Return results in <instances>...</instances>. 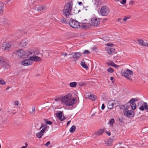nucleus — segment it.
I'll list each match as a JSON object with an SVG mask.
<instances>
[{"label":"nucleus","mask_w":148,"mask_h":148,"mask_svg":"<svg viewBox=\"0 0 148 148\" xmlns=\"http://www.w3.org/2000/svg\"><path fill=\"white\" fill-rule=\"evenodd\" d=\"M73 5V2L70 1L68 2L64 7L63 10V14L66 17V18L64 17L61 19V21L64 23H66L69 20V16L71 15L72 6Z\"/></svg>","instance_id":"1"},{"label":"nucleus","mask_w":148,"mask_h":148,"mask_svg":"<svg viewBox=\"0 0 148 148\" xmlns=\"http://www.w3.org/2000/svg\"><path fill=\"white\" fill-rule=\"evenodd\" d=\"M38 51L31 50L25 51L23 49H21L17 51V54L21 58H25L29 57V56L38 55Z\"/></svg>","instance_id":"2"},{"label":"nucleus","mask_w":148,"mask_h":148,"mask_svg":"<svg viewBox=\"0 0 148 148\" xmlns=\"http://www.w3.org/2000/svg\"><path fill=\"white\" fill-rule=\"evenodd\" d=\"M71 97L72 95L69 94L62 98V100L63 102L65 101V104L66 106H70L75 103V99L74 98H72Z\"/></svg>","instance_id":"3"},{"label":"nucleus","mask_w":148,"mask_h":148,"mask_svg":"<svg viewBox=\"0 0 148 148\" xmlns=\"http://www.w3.org/2000/svg\"><path fill=\"white\" fill-rule=\"evenodd\" d=\"M0 65L4 69H8L10 64L8 61L3 57H0Z\"/></svg>","instance_id":"4"},{"label":"nucleus","mask_w":148,"mask_h":148,"mask_svg":"<svg viewBox=\"0 0 148 148\" xmlns=\"http://www.w3.org/2000/svg\"><path fill=\"white\" fill-rule=\"evenodd\" d=\"M69 22L70 26L74 28H78L80 27V25L77 21L71 18Z\"/></svg>","instance_id":"5"},{"label":"nucleus","mask_w":148,"mask_h":148,"mask_svg":"<svg viewBox=\"0 0 148 148\" xmlns=\"http://www.w3.org/2000/svg\"><path fill=\"white\" fill-rule=\"evenodd\" d=\"M110 11V10L108 7L106 6H103L101 8L100 12L102 15L106 16L109 14Z\"/></svg>","instance_id":"6"},{"label":"nucleus","mask_w":148,"mask_h":148,"mask_svg":"<svg viewBox=\"0 0 148 148\" xmlns=\"http://www.w3.org/2000/svg\"><path fill=\"white\" fill-rule=\"evenodd\" d=\"M133 113V111L131 110H128L127 108H125L123 110L124 115L129 118H131L134 117L133 114H132Z\"/></svg>","instance_id":"7"},{"label":"nucleus","mask_w":148,"mask_h":148,"mask_svg":"<svg viewBox=\"0 0 148 148\" xmlns=\"http://www.w3.org/2000/svg\"><path fill=\"white\" fill-rule=\"evenodd\" d=\"M89 23L92 26H97L100 23L99 19L95 18H92L90 21V22H89Z\"/></svg>","instance_id":"8"},{"label":"nucleus","mask_w":148,"mask_h":148,"mask_svg":"<svg viewBox=\"0 0 148 148\" xmlns=\"http://www.w3.org/2000/svg\"><path fill=\"white\" fill-rule=\"evenodd\" d=\"M119 101H114V100H109L107 106L108 108L111 109L113 108L114 105H116L117 103H118Z\"/></svg>","instance_id":"9"},{"label":"nucleus","mask_w":148,"mask_h":148,"mask_svg":"<svg viewBox=\"0 0 148 148\" xmlns=\"http://www.w3.org/2000/svg\"><path fill=\"white\" fill-rule=\"evenodd\" d=\"M33 63V62L30 60V58L29 59L24 60L21 62L22 65L24 66H28L30 65H32Z\"/></svg>","instance_id":"10"},{"label":"nucleus","mask_w":148,"mask_h":148,"mask_svg":"<svg viewBox=\"0 0 148 148\" xmlns=\"http://www.w3.org/2000/svg\"><path fill=\"white\" fill-rule=\"evenodd\" d=\"M71 55H72V56L70 57V58H73L74 60H75L78 59L81 56V53L79 52L73 53Z\"/></svg>","instance_id":"11"},{"label":"nucleus","mask_w":148,"mask_h":148,"mask_svg":"<svg viewBox=\"0 0 148 148\" xmlns=\"http://www.w3.org/2000/svg\"><path fill=\"white\" fill-rule=\"evenodd\" d=\"M11 46L10 43L5 42L2 44L1 47L2 49L7 50Z\"/></svg>","instance_id":"12"},{"label":"nucleus","mask_w":148,"mask_h":148,"mask_svg":"<svg viewBox=\"0 0 148 148\" xmlns=\"http://www.w3.org/2000/svg\"><path fill=\"white\" fill-rule=\"evenodd\" d=\"M106 51L109 54L112 55L115 52V49L112 47H106Z\"/></svg>","instance_id":"13"},{"label":"nucleus","mask_w":148,"mask_h":148,"mask_svg":"<svg viewBox=\"0 0 148 148\" xmlns=\"http://www.w3.org/2000/svg\"><path fill=\"white\" fill-rule=\"evenodd\" d=\"M36 55L33 56H29V57H30V59L31 61H34L36 62H38L41 60L40 57L35 56Z\"/></svg>","instance_id":"14"},{"label":"nucleus","mask_w":148,"mask_h":148,"mask_svg":"<svg viewBox=\"0 0 148 148\" xmlns=\"http://www.w3.org/2000/svg\"><path fill=\"white\" fill-rule=\"evenodd\" d=\"M137 41L138 42L139 45L143 47L147 46V43L145 42L144 41L141 39H138Z\"/></svg>","instance_id":"15"},{"label":"nucleus","mask_w":148,"mask_h":148,"mask_svg":"<svg viewBox=\"0 0 148 148\" xmlns=\"http://www.w3.org/2000/svg\"><path fill=\"white\" fill-rule=\"evenodd\" d=\"M81 28L83 29H86L88 28L89 27V23L88 22L82 23L81 25H80Z\"/></svg>","instance_id":"16"},{"label":"nucleus","mask_w":148,"mask_h":148,"mask_svg":"<svg viewBox=\"0 0 148 148\" xmlns=\"http://www.w3.org/2000/svg\"><path fill=\"white\" fill-rule=\"evenodd\" d=\"M62 112L61 111H59L58 113H56V116L58 117L59 120H60L61 121H62L64 120L63 119H62Z\"/></svg>","instance_id":"17"},{"label":"nucleus","mask_w":148,"mask_h":148,"mask_svg":"<svg viewBox=\"0 0 148 148\" xmlns=\"http://www.w3.org/2000/svg\"><path fill=\"white\" fill-rule=\"evenodd\" d=\"M43 134H44L40 131V132L36 133V136L38 138H41Z\"/></svg>","instance_id":"18"},{"label":"nucleus","mask_w":148,"mask_h":148,"mask_svg":"<svg viewBox=\"0 0 148 148\" xmlns=\"http://www.w3.org/2000/svg\"><path fill=\"white\" fill-rule=\"evenodd\" d=\"M113 142V140L109 139L105 141L104 144L107 146H108L110 145Z\"/></svg>","instance_id":"19"},{"label":"nucleus","mask_w":148,"mask_h":148,"mask_svg":"<svg viewBox=\"0 0 148 148\" xmlns=\"http://www.w3.org/2000/svg\"><path fill=\"white\" fill-rule=\"evenodd\" d=\"M83 61H82L81 62V64L82 66L85 69H86L88 70V66L85 64V62H84Z\"/></svg>","instance_id":"20"},{"label":"nucleus","mask_w":148,"mask_h":148,"mask_svg":"<svg viewBox=\"0 0 148 148\" xmlns=\"http://www.w3.org/2000/svg\"><path fill=\"white\" fill-rule=\"evenodd\" d=\"M28 44L27 41H22L20 43V45L21 47H24Z\"/></svg>","instance_id":"21"},{"label":"nucleus","mask_w":148,"mask_h":148,"mask_svg":"<svg viewBox=\"0 0 148 148\" xmlns=\"http://www.w3.org/2000/svg\"><path fill=\"white\" fill-rule=\"evenodd\" d=\"M3 4L2 3H0V14L2 13L3 11Z\"/></svg>","instance_id":"22"},{"label":"nucleus","mask_w":148,"mask_h":148,"mask_svg":"<svg viewBox=\"0 0 148 148\" xmlns=\"http://www.w3.org/2000/svg\"><path fill=\"white\" fill-rule=\"evenodd\" d=\"M131 103V106L132 109L133 110H134L136 108V104L134 102H130Z\"/></svg>","instance_id":"23"},{"label":"nucleus","mask_w":148,"mask_h":148,"mask_svg":"<svg viewBox=\"0 0 148 148\" xmlns=\"http://www.w3.org/2000/svg\"><path fill=\"white\" fill-rule=\"evenodd\" d=\"M76 129V126L75 125H73L69 130V131L71 133L74 132Z\"/></svg>","instance_id":"24"},{"label":"nucleus","mask_w":148,"mask_h":148,"mask_svg":"<svg viewBox=\"0 0 148 148\" xmlns=\"http://www.w3.org/2000/svg\"><path fill=\"white\" fill-rule=\"evenodd\" d=\"M103 132L104 131L103 130H100L99 131L95 132V134L97 135H99L102 134Z\"/></svg>","instance_id":"25"},{"label":"nucleus","mask_w":148,"mask_h":148,"mask_svg":"<svg viewBox=\"0 0 148 148\" xmlns=\"http://www.w3.org/2000/svg\"><path fill=\"white\" fill-rule=\"evenodd\" d=\"M88 97L90 99L93 101L95 100L96 98V97L95 95L91 94L90 95L88 96Z\"/></svg>","instance_id":"26"},{"label":"nucleus","mask_w":148,"mask_h":148,"mask_svg":"<svg viewBox=\"0 0 148 148\" xmlns=\"http://www.w3.org/2000/svg\"><path fill=\"white\" fill-rule=\"evenodd\" d=\"M123 75L129 79H131V77L129 76V75H128L126 72L123 73Z\"/></svg>","instance_id":"27"},{"label":"nucleus","mask_w":148,"mask_h":148,"mask_svg":"<svg viewBox=\"0 0 148 148\" xmlns=\"http://www.w3.org/2000/svg\"><path fill=\"white\" fill-rule=\"evenodd\" d=\"M77 85V83L76 82H71L69 84L70 86L71 87H74Z\"/></svg>","instance_id":"28"},{"label":"nucleus","mask_w":148,"mask_h":148,"mask_svg":"<svg viewBox=\"0 0 148 148\" xmlns=\"http://www.w3.org/2000/svg\"><path fill=\"white\" fill-rule=\"evenodd\" d=\"M45 7L44 6H40L38 7L37 10L38 11H42L44 10Z\"/></svg>","instance_id":"29"},{"label":"nucleus","mask_w":148,"mask_h":148,"mask_svg":"<svg viewBox=\"0 0 148 148\" xmlns=\"http://www.w3.org/2000/svg\"><path fill=\"white\" fill-rule=\"evenodd\" d=\"M108 64L115 67L116 68H117L118 67L117 65L114 63V62H111L109 63H108Z\"/></svg>","instance_id":"30"},{"label":"nucleus","mask_w":148,"mask_h":148,"mask_svg":"<svg viewBox=\"0 0 148 148\" xmlns=\"http://www.w3.org/2000/svg\"><path fill=\"white\" fill-rule=\"evenodd\" d=\"M126 72L127 73L128 75H132L133 74L132 71L130 69H127L126 71Z\"/></svg>","instance_id":"31"},{"label":"nucleus","mask_w":148,"mask_h":148,"mask_svg":"<svg viewBox=\"0 0 148 148\" xmlns=\"http://www.w3.org/2000/svg\"><path fill=\"white\" fill-rule=\"evenodd\" d=\"M45 121V123L47 124L51 125L52 124V122L51 121H48L47 119H44Z\"/></svg>","instance_id":"32"},{"label":"nucleus","mask_w":148,"mask_h":148,"mask_svg":"<svg viewBox=\"0 0 148 148\" xmlns=\"http://www.w3.org/2000/svg\"><path fill=\"white\" fill-rule=\"evenodd\" d=\"M6 84L5 82L1 78H0V84L5 85Z\"/></svg>","instance_id":"33"},{"label":"nucleus","mask_w":148,"mask_h":148,"mask_svg":"<svg viewBox=\"0 0 148 148\" xmlns=\"http://www.w3.org/2000/svg\"><path fill=\"white\" fill-rule=\"evenodd\" d=\"M144 106L145 109L146 110H148V105L147 103L146 102H145L144 103Z\"/></svg>","instance_id":"34"},{"label":"nucleus","mask_w":148,"mask_h":148,"mask_svg":"<svg viewBox=\"0 0 148 148\" xmlns=\"http://www.w3.org/2000/svg\"><path fill=\"white\" fill-rule=\"evenodd\" d=\"M138 100L137 99L132 98L130 101L128 103H129L130 102H134L138 101Z\"/></svg>","instance_id":"35"},{"label":"nucleus","mask_w":148,"mask_h":148,"mask_svg":"<svg viewBox=\"0 0 148 148\" xmlns=\"http://www.w3.org/2000/svg\"><path fill=\"white\" fill-rule=\"evenodd\" d=\"M47 128V127L45 126L44 127H43V128L42 130H41V131H42V133L44 134L45 132L46 131Z\"/></svg>","instance_id":"36"},{"label":"nucleus","mask_w":148,"mask_h":148,"mask_svg":"<svg viewBox=\"0 0 148 148\" xmlns=\"http://www.w3.org/2000/svg\"><path fill=\"white\" fill-rule=\"evenodd\" d=\"M107 71L109 73H112L114 71V70L111 68H109L107 69Z\"/></svg>","instance_id":"37"},{"label":"nucleus","mask_w":148,"mask_h":148,"mask_svg":"<svg viewBox=\"0 0 148 148\" xmlns=\"http://www.w3.org/2000/svg\"><path fill=\"white\" fill-rule=\"evenodd\" d=\"M114 122V120L113 119H112L109 122V124L110 125H112Z\"/></svg>","instance_id":"38"},{"label":"nucleus","mask_w":148,"mask_h":148,"mask_svg":"<svg viewBox=\"0 0 148 148\" xmlns=\"http://www.w3.org/2000/svg\"><path fill=\"white\" fill-rule=\"evenodd\" d=\"M35 111V108L34 107H33L32 108V111L30 112V113L32 114H34Z\"/></svg>","instance_id":"39"},{"label":"nucleus","mask_w":148,"mask_h":148,"mask_svg":"<svg viewBox=\"0 0 148 148\" xmlns=\"http://www.w3.org/2000/svg\"><path fill=\"white\" fill-rule=\"evenodd\" d=\"M139 109L141 111H143L145 109L144 104H143L140 106Z\"/></svg>","instance_id":"40"},{"label":"nucleus","mask_w":148,"mask_h":148,"mask_svg":"<svg viewBox=\"0 0 148 148\" xmlns=\"http://www.w3.org/2000/svg\"><path fill=\"white\" fill-rule=\"evenodd\" d=\"M118 120L121 123H123V119L121 118H118Z\"/></svg>","instance_id":"41"},{"label":"nucleus","mask_w":148,"mask_h":148,"mask_svg":"<svg viewBox=\"0 0 148 148\" xmlns=\"http://www.w3.org/2000/svg\"><path fill=\"white\" fill-rule=\"evenodd\" d=\"M106 45L107 47H112L113 45L112 43H107L106 44Z\"/></svg>","instance_id":"42"},{"label":"nucleus","mask_w":148,"mask_h":148,"mask_svg":"<svg viewBox=\"0 0 148 148\" xmlns=\"http://www.w3.org/2000/svg\"><path fill=\"white\" fill-rule=\"evenodd\" d=\"M130 17H125L123 19V20L124 21H127V20L128 19L130 18Z\"/></svg>","instance_id":"43"},{"label":"nucleus","mask_w":148,"mask_h":148,"mask_svg":"<svg viewBox=\"0 0 148 148\" xmlns=\"http://www.w3.org/2000/svg\"><path fill=\"white\" fill-rule=\"evenodd\" d=\"M90 53L89 51L88 50H85L83 53L84 54H89Z\"/></svg>","instance_id":"44"},{"label":"nucleus","mask_w":148,"mask_h":148,"mask_svg":"<svg viewBox=\"0 0 148 148\" xmlns=\"http://www.w3.org/2000/svg\"><path fill=\"white\" fill-rule=\"evenodd\" d=\"M126 0H122L121 1V3L122 4H124L126 3Z\"/></svg>","instance_id":"45"},{"label":"nucleus","mask_w":148,"mask_h":148,"mask_svg":"<svg viewBox=\"0 0 148 148\" xmlns=\"http://www.w3.org/2000/svg\"><path fill=\"white\" fill-rule=\"evenodd\" d=\"M50 142L49 141H48L45 144V145L47 147H48L49 145H50Z\"/></svg>","instance_id":"46"},{"label":"nucleus","mask_w":148,"mask_h":148,"mask_svg":"<svg viewBox=\"0 0 148 148\" xmlns=\"http://www.w3.org/2000/svg\"><path fill=\"white\" fill-rule=\"evenodd\" d=\"M15 105L18 106V101H16L14 102Z\"/></svg>","instance_id":"47"},{"label":"nucleus","mask_w":148,"mask_h":148,"mask_svg":"<svg viewBox=\"0 0 148 148\" xmlns=\"http://www.w3.org/2000/svg\"><path fill=\"white\" fill-rule=\"evenodd\" d=\"M62 55H64L65 56H66L67 55V54L66 53H62L61 54Z\"/></svg>","instance_id":"48"},{"label":"nucleus","mask_w":148,"mask_h":148,"mask_svg":"<svg viewBox=\"0 0 148 148\" xmlns=\"http://www.w3.org/2000/svg\"><path fill=\"white\" fill-rule=\"evenodd\" d=\"M45 126V124L44 123H42L40 129H41L43 127H44Z\"/></svg>","instance_id":"49"},{"label":"nucleus","mask_w":148,"mask_h":148,"mask_svg":"<svg viewBox=\"0 0 148 148\" xmlns=\"http://www.w3.org/2000/svg\"><path fill=\"white\" fill-rule=\"evenodd\" d=\"M105 108V106L104 104H102V106H101V109L102 110H103L104 108Z\"/></svg>","instance_id":"50"},{"label":"nucleus","mask_w":148,"mask_h":148,"mask_svg":"<svg viewBox=\"0 0 148 148\" xmlns=\"http://www.w3.org/2000/svg\"><path fill=\"white\" fill-rule=\"evenodd\" d=\"M106 133L107 134V135L109 136L111 135V133L107 131Z\"/></svg>","instance_id":"51"},{"label":"nucleus","mask_w":148,"mask_h":148,"mask_svg":"<svg viewBox=\"0 0 148 148\" xmlns=\"http://www.w3.org/2000/svg\"><path fill=\"white\" fill-rule=\"evenodd\" d=\"M134 2L133 1H130L129 2L130 4L132 5V4L134 3Z\"/></svg>","instance_id":"52"},{"label":"nucleus","mask_w":148,"mask_h":148,"mask_svg":"<svg viewBox=\"0 0 148 148\" xmlns=\"http://www.w3.org/2000/svg\"><path fill=\"white\" fill-rule=\"evenodd\" d=\"M78 4L79 5H82V3L81 2H78Z\"/></svg>","instance_id":"53"},{"label":"nucleus","mask_w":148,"mask_h":148,"mask_svg":"<svg viewBox=\"0 0 148 148\" xmlns=\"http://www.w3.org/2000/svg\"><path fill=\"white\" fill-rule=\"evenodd\" d=\"M74 12H73V13L74 14H77L78 12L77 11H75V10H74Z\"/></svg>","instance_id":"54"},{"label":"nucleus","mask_w":148,"mask_h":148,"mask_svg":"<svg viewBox=\"0 0 148 148\" xmlns=\"http://www.w3.org/2000/svg\"><path fill=\"white\" fill-rule=\"evenodd\" d=\"M71 122V121H69L67 122V126H68L70 124V123Z\"/></svg>","instance_id":"55"},{"label":"nucleus","mask_w":148,"mask_h":148,"mask_svg":"<svg viewBox=\"0 0 148 148\" xmlns=\"http://www.w3.org/2000/svg\"><path fill=\"white\" fill-rule=\"evenodd\" d=\"M86 21H87L86 19H84V20H83V22L82 23H84V22H88V23H89V22H86Z\"/></svg>","instance_id":"56"},{"label":"nucleus","mask_w":148,"mask_h":148,"mask_svg":"<svg viewBox=\"0 0 148 148\" xmlns=\"http://www.w3.org/2000/svg\"><path fill=\"white\" fill-rule=\"evenodd\" d=\"M60 100V98L56 99H55V101H58Z\"/></svg>","instance_id":"57"},{"label":"nucleus","mask_w":148,"mask_h":148,"mask_svg":"<svg viewBox=\"0 0 148 148\" xmlns=\"http://www.w3.org/2000/svg\"><path fill=\"white\" fill-rule=\"evenodd\" d=\"M27 145L26 146H23L21 148H26V147L27 146Z\"/></svg>","instance_id":"58"},{"label":"nucleus","mask_w":148,"mask_h":148,"mask_svg":"<svg viewBox=\"0 0 148 148\" xmlns=\"http://www.w3.org/2000/svg\"><path fill=\"white\" fill-rule=\"evenodd\" d=\"M113 79H114V78H113V77H110V80H111V81H112V80H113Z\"/></svg>","instance_id":"59"},{"label":"nucleus","mask_w":148,"mask_h":148,"mask_svg":"<svg viewBox=\"0 0 148 148\" xmlns=\"http://www.w3.org/2000/svg\"><path fill=\"white\" fill-rule=\"evenodd\" d=\"M121 19H122L121 18H118V21H120L121 20Z\"/></svg>","instance_id":"60"},{"label":"nucleus","mask_w":148,"mask_h":148,"mask_svg":"<svg viewBox=\"0 0 148 148\" xmlns=\"http://www.w3.org/2000/svg\"><path fill=\"white\" fill-rule=\"evenodd\" d=\"M10 88V87H7L6 88V90H8L9 88Z\"/></svg>","instance_id":"61"},{"label":"nucleus","mask_w":148,"mask_h":148,"mask_svg":"<svg viewBox=\"0 0 148 148\" xmlns=\"http://www.w3.org/2000/svg\"><path fill=\"white\" fill-rule=\"evenodd\" d=\"M93 50H95L96 49V48H92Z\"/></svg>","instance_id":"62"},{"label":"nucleus","mask_w":148,"mask_h":148,"mask_svg":"<svg viewBox=\"0 0 148 148\" xmlns=\"http://www.w3.org/2000/svg\"><path fill=\"white\" fill-rule=\"evenodd\" d=\"M115 1H119L120 0H114Z\"/></svg>","instance_id":"63"},{"label":"nucleus","mask_w":148,"mask_h":148,"mask_svg":"<svg viewBox=\"0 0 148 148\" xmlns=\"http://www.w3.org/2000/svg\"><path fill=\"white\" fill-rule=\"evenodd\" d=\"M147 46L148 47V42L147 43Z\"/></svg>","instance_id":"64"}]
</instances>
